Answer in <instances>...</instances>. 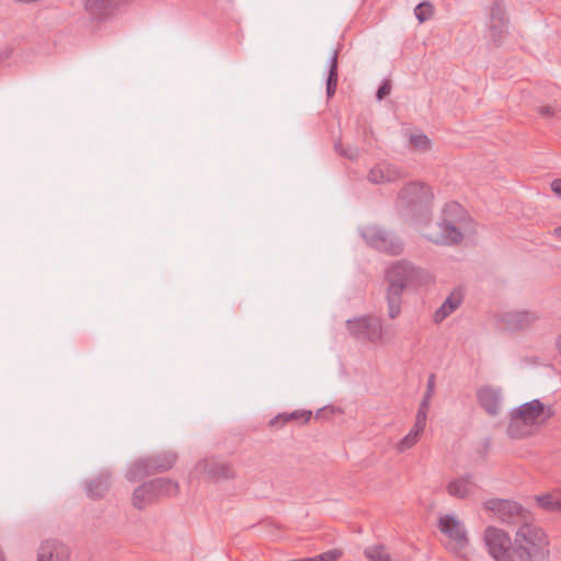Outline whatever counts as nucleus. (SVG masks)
Here are the masks:
<instances>
[{"label":"nucleus","instance_id":"aec40b11","mask_svg":"<svg viewBox=\"0 0 561 561\" xmlns=\"http://www.w3.org/2000/svg\"><path fill=\"white\" fill-rule=\"evenodd\" d=\"M477 399L481 408L490 415L495 416L500 413V393L491 387H483L477 393Z\"/></svg>","mask_w":561,"mask_h":561},{"label":"nucleus","instance_id":"393cba45","mask_svg":"<svg viewBox=\"0 0 561 561\" xmlns=\"http://www.w3.org/2000/svg\"><path fill=\"white\" fill-rule=\"evenodd\" d=\"M425 426L426 425H424V424L414 422L410 432L402 439H400L397 443V445H396L397 451L404 453V451L411 449L412 447H414L419 443V440L425 430Z\"/></svg>","mask_w":561,"mask_h":561},{"label":"nucleus","instance_id":"4be33fe9","mask_svg":"<svg viewBox=\"0 0 561 561\" xmlns=\"http://www.w3.org/2000/svg\"><path fill=\"white\" fill-rule=\"evenodd\" d=\"M462 302V297L460 293H451L443 305L435 311L433 320L435 323H440L448 316H450Z\"/></svg>","mask_w":561,"mask_h":561},{"label":"nucleus","instance_id":"7c9ffc66","mask_svg":"<svg viewBox=\"0 0 561 561\" xmlns=\"http://www.w3.org/2000/svg\"><path fill=\"white\" fill-rule=\"evenodd\" d=\"M431 399L423 398L416 412L415 422L426 425Z\"/></svg>","mask_w":561,"mask_h":561},{"label":"nucleus","instance_id":"4c0bfd02","mask_svg":"<svg viewBox=\"0 0 561 561\" xmlns=\"http://www.w3.org/2000/svg\"><path fill=\"white\" fill-rule=\"evenodd\" d=\"M551 190L556 193V194H561V179H556L552 181L551 183Z\"/></svg>","mask_w":561,"mask_h":561},{"label":"nucleus","instance_id":"2f4dec72","mask_svg":"<svg viewBox=\"0 0 561 561\" xmlns=\"http://www.w3.org/2000/svg\"><path fill=\"white\" fill-rule=\"evenodd\" d=\"M337 58H339V51L334 50L331 60H330V69H329V76H328V83H335L337 84L339 79V72H337Z\"/></svg>","mask_w":561,"mask_h":561},{"label":"nucleus","instance_id":"473e14b6","mask_svg":"<svg viewBox=\"0 0 561 561\" xmlns=\"http://www.w3.org/2000/svg\"><path fill=\"white\" fill-rule=\"evenodd\" d=\"M342 557V551L339 549H332L321 554L310 558L309 561H336Z\"/></svg>","mask_w":561,"mask_h":561},{"label":"nucleus","instance_id":"37998d69","mask_svg":"<svg viewBox=\"0 0 561 561\" xmlns=\"http://www.w3.org/2000/svg\"><path fill=\"white\" fill-rule=\"evenodd\" d=\"M0 561H4V558H3V554L1 551H0Z\"/></svg>","mask_w":561,"mask_h":561},{"label":"nucleus","instance_id":"f704fd0d","mask_svg":"<svg viewBox=\"0 0 561 561\" xmlns=\"http://www.w3.org/2000/svg\"><path fill=\"white\" fill-rule=\"evenodd\" d=\"M538 113L542 117L550 118L556 115V107L551 105H542L538 107Z\"/></svg>","mask_w":561,"mask_h":561},{"label":"nucleus","instance_id":"ddd939ff","mask_svg":"<svg viewBox=\"0 0 561 561\" xmlns=\"http://www.w3.org/2000/svg\"><path fill=\"white\" fill-rule=\"evenodd\" d=\"M404 176L405 173L398 165L380 161L368 171L367 180L373 184H386L397 182Z\"/></svg>","mask_w":561,"mask_h":561},{"label":"nucleus","instance_id":"6ab92c4d","mask_svg":"<svg viewBox=\"0 0 561 561\" xmlns=\"http://www.w3.org/2000/svg\"><path fill=\"white\" fill-rule=\"evenodd\" d=\"M536 320V314L529 311H513L502 316V322L511 331L525 330L531 327Z\"/></svg>","mask_w":561,"mask_h":561},{"label":"nucleus","instance_id":"f8f14e48","mask_svg":"<svg viewBox=\"0 0 561 561\" xmlns=\"http://www.w3.org/2000/svg\"><path fill=\"white\" fill-rule=\"evenodd\" d=\"M508 19L504 7L495 1L490 9L489 37L499 46L507 31Z\"/></svg>","mask_w":561,"mask_h":561},{"label":"nucleus","instance_id":"423d86ee","mask_svg":"<svg viewBox=\"0 0 561 561\" xmlns=\"http://www.w3.org/2000/svg\"><path fill=\"white\" fill-rule=\"evenodd\" d=\"M176 459V455L170 451L140 458L130 465L126 479L136 482L146 477L165 472L175 465Z\"/></svg>","mask_w":561,"mask_h":561},{"label":"nucleus","instance_id":"a19ab883","mask_svg":"<svg viewBox=\"0 0 561 561\" xmlns=\"http://www.w3.org/2000/svg\"><path fill=\"white\" fill-rule=\"evenodd\" d=\"M324 413H325V410H324V409H320V410L317 412L316 417H317V419H318V417H322Z\"/></svg>","mask_w":561,"mask_h":561},{"label":"nucleus","instance_id":"412c9836","mask_svg":"<svg viewBox=\"0 0 561 561\" xmlns=\"http://www.w3.org/2000/svg\"><path fill=\"white\" fill-rule=\"evenodd\" d=\"M110 485L111 476L108 473H102L87 482V495L93 500L102 499L108 492Z\"/></svg>","mask_w":561,"mask_h":561},{"label":"nucleus","instance_id":"bb28decb","mask_svg":"<svg viewBox=\"0 0 561 561\" xmlns=\"http://www.w3.org/2000/svg\"><path fill=\"white\" fill-rule=\"evenodd\" d=\"M414 14L419 22L423 23L433 16L434 7L431 2L423 1L415 7Z\"/></svg>","mask_w":561,"mask_h":561},{"label":"nucleus","instance_id":"c756f323","mask_svg":"<svg viewBox=\"0 0 561 561\" xmlns=\"http://www.w3.org/2000/svg\"><path fill=\"white\" fill-rule=\"evenodd\" d=\"M410 144L412 147L420 150H428L431 147L430 138L424 134L412 135L410 137Z\"/></svg>","mask_w":561,"mask_h":561},{"label":"nucleus","instance_id":"20e7f679","mask_svg":"<svg viewBox=\"0 0 561 561\" xmlns=\"http://www.w3.org/2000/svg\"><path fill=\"white\" fill-rule=\"evenodd\" d=\"M179 491V483L174 480L165 478L152 479L134 490L131 503L135 508L144 510L164 497L176 496Z\"/></svg>","mask_w":561,"mask_h":561},{"label":"nucleus","instance_id":"2eb2a0df","mask_svg":"<svg viewBox=\"0 0 561 561\" xmlns=\"http://www.w3.org/2000/svg\"><path fill=\"white\" fill-rule=\"evenodd\" d=\"M438 528L459 548H463L468 545L465 526L456 516L449 514L440 516L438 519Z\"/></svg>","mask_w":561,"mask_h":561},{"label":"nucleus","instance_id":"f3484780","mask_svg":"<svg viewBox=\"0 0 561 561\" xmlns=\"http://www.w3.org/2000/svg\"><path fill=\"white\" fill-rule=\"evenodd\" d=\"M432 197L431 187L417 181L405 184L399 192V198L408 206L427 203Z\"/></svg>","mask_w":561,"mask_h":561},{"label":"nucleus","instance_id":"4468645a","mask_svg":"<svg viewBox=\"0 0 561 561\" xmlns=\"http://www.w3.org/2000/svg\"><path fill=\"white\" fill-rule=\"evenodd\" d=\"M197 468L205 472L208 479L215 482L231 480L236 477L233 466L217 458H206L197 463Z\"/></svg>","mask_w":561,"mask_h":561},{"label":"nucleus","instance_id":"c9c22d12","mask_svg":"<svg viewBox=\"0 0 561 561\" xmlns=\"http://www.w3.org/2000/svg\"><path fill=\"white\" fill-rule=\"evenodd\" d=\"M434 389H435V375L431 374L427 379L426 391H425L423 398L428 397V399H432V397L434 394Z\"/></svg>","mask_w":561,"mask_h":561},{"label":"nucleus","instance_id":"9d476101","mask_svg":"<svg viewBox=\"0 0 561 561\" xmlns=\"http://www.w3.org/2000/svg\"><path fill=\"white\" fill-rule=\"evenodd\" d=\"M483 508L491 512L504 524H517L524 515L520 504L510 500L491 499L483 502Z\"/></svg>","mask_w":561,"mask_h":561},{"label":"nucleus","instance_id":"cd10ccee","mask_svg":"<svg viewBox=\"0 0 561 561\" xmlns=\"http://www.w3.org/2000/svg\"><path fill=\"white\" fill-rule=\"evenodd\" d=\"M538 504L547 511H559L561 512V500L553 494H547L537 497Z\"/></svg>","mask_w":561,"mask_h":561},{"label":"nucleus","instance_id":"a211bd4d","mask_svg":"<svg viewBox=\"0 0 561 561\" xmlns=\"http://www.w3.org/2000/svg\"><path fill=\"white\" fill-rule=\"evenodd\" d=\"M69 557L70 550L67 545L50 539L39 546L36 561H68Z\"/></svg>","mask_w":561,"mask_h":561},{"label":"nucleus","instance_id":"e433bc0d","mask_svg":"<svg viewBox=\"0 0 561 561\" xmlns=\"http://www.w3.org/2000/svg\"><path fill=\"white\" fill-rule=\"evenodd\" d=\"M336 88H337V84H335V83H328L327 82V96H328V99H331L335 94Z\"/></svg>","mask_w":561,"mask_h":561},{"label":"nucleus","instance_id":"79ce46f5","mask_svg":"<svg viewBox=\"0 0 561 561\" xmlns=\"http://www.w3.org/2000/svg\"><path fill=\"white\" fill-rule=\"evenodd\" d=\"M310 558H302V559H291V560H287V561H309Z\"/></svg>","mask_w":561,"mask_h":561},{"label":"nucleus","instance_id":"ea45409f","mask_svg":"<svg viewBox=\"0 0 561 561\" xmlns=\"http://www.w3.org/2000/svg\"><path fill=\"white\" fill-rule=\"evenodd\" d=\"M556 347L558 352L561 354V334L557 337Z\"/></svg>","mask_w":561,"mask_h":561},{"label":"nucleus","instance_id":"58836bf2","mask_svg":"<svg viewBox=\"0 0 561 561\" xmlns=\"http://www.w3.org/2000/svg\"><path fill=\"white\" fill-rule=\"evenodd\" d=\"M552 234L557 238H561V227L554 228Z\"/></svg>","mask_w":561,"mask_h":561},{"label":"nucleus","instance_id":"f257e3e1","mask_svg":"<svg viewBox=\"0 0 561 561\" xmlns=\"http://www.w3.org/2000/svg\"><path fill=\"white\" fill-rule=\"evenodd\" d=\"M470 220L467 210L459 203H446L439 221L434 227L428 226L423 231V237L437 245H457L462 242Z\"/></svg>","mask_w":561,"mask_h":561},{"label":"nucleus","instance_id":"a878e982","mask_svg":"<svg viewBox=\"0 0 561 561\" xmlns=\"http://www.w3.org/2000/svg\"><path fill=\"white\" fill-rule=\"evenodd\" d=\"M365 556L371 561H391V557L382 545L371 546L365 549Z\"/></svg>","mask_w":561,"mask_h":561},{"label":"nucleus","instance_id":"dca6fc26","mask_svg":"<svg viewBox=\"0 0 561 561\" xmlns=\"http://www.w3.org/2000/svg\"><path fill=\"white\" fill-rule=\"evenodd\" d=\"M480 489V485L472 474L457 477L446 485L447 493L458 500L471 499Z\"/></svg>","mask_w":561,"mask_h":561},{"label":"nucleus","instance_id":"c85d7f7f","mask_svg":"<svg viewBox=\"0 0 561 561\" xmlns=\"http://www.w3.org/2000/svg\"><path fill=\"white\" fill-rule=\"evenodd\" d=\"M334 148L337 154L352 161L356 160L359 156L357 148L345 147L341 141L335 142Z\"/></svg>","mask_w":561,"mask_h":561},{"label":"nucleus","instance_id":"1a4fd4ad","mask_svg":"<svg viewBox=\"0 0 561 561\" xmlns=\"http://www.w3.org/2000/svg\"><path fill=\"white\" fill-rule=\"evenodd\" d=\"M360 233L368 245L380 252L389 255H399L403 252L402 240L378 226H366Z\"/></svg>","mask_w":561,"mask_h":561},{"label":"nucleus","instance_id":"5701e85b","mask_svg":"<svg viewBox=\"0 0 561 561\" xmlns=\"http://www.w3.org/2000/svg\"><path fill=\"white\" fill-rule=\"evenodd\" d=\"M403 289L402 286L388 284L387 290V305L388 316L390 319H396L401 312Z\"/></svg>","mask_w":561,"mask_h":561},{"label":"nucleus","instance_id":"b1692460","mask_svg":"<svg viewBox=\"0 0 561 561\" xmlns=\"http://www.w3.org/2000/svg\"><path fill=\"white\" fill-rule=\"evenodd\" d=\"M312 416V412L310 410H296L290 413H280L274 419L271 420L270 425L271 426H283L286 423L293 421V422H299L301 424H306L310 421Z\"/></svg>","mask_w":561,"mask_h":561},{"label":"nucleus","instance_id":"72a5a7b5","mask_svg":"<svg viewBox=\"0 0 561 561\" xmlns=\"http://www.w3.org/2000/svg\"><path fill=\"white\" fill-rule=\"evenodd\" d=\"M391 92V82L389 80H385L381 85L378 88L376 96L380 101L389 95Z\"/></svg>","mask_w":561,"mask_h":561},{"label":"nucleus","instance_id":"f03ea898","mask_svg":"<svg viewBox=\"0 0 561 561\" xmlns=\"http://www.w3.org/2000/svg\"><path fill=\"white\" fill-rule=\"evenodd\" d=\"M550 541L546 531L534 524H522L514 537V561H548Z\"/></svg>","mask_w":561,"mask_h":561},{"label":"nucleus","instance_id":"0eeeda50","mask_svg":"<svg viewBox=\"0 0 561 561\" xmlns=\"http://www.w3.org/2000/svg\"><path fill=\"white\" fill-rule=\"evenodd\" d=\"M345 325L350 335L357 341L373 344H385L388 341L382 322L376 316L366 314L348 319Z\"/></svg>","mask_w":561,"mask_h":561},{"label":"nucleus","instance_id":"6e6552de","mask_svg":"<svg viewBox=\"0 0 561 561\" xmlns=\"http://www.w3.org/2000/svg\"><path fill=\"white\" fill-rule=\"evenodd\" d=\"M484 545L495 561H514V540L501 528L489 526L483 534Z\"/></svg>","mask_w":561,"mask_h":561},{"label":"nucleus","instance_id":"39448f33","mask_svg":"<svg viewBox=\"0 0 561 561\" xmlns=\"http://www.w3.org/2000/svg\"><path fill=\"white\" fill-rule=\"evenodd\" d=\"M386 279L388 284L402 286L404 290L430 284L432 275L428 271L414 265L410 261L399 260L388 267Z\"/></svg>","mask_w":561,"mask_h":561},{"label":"nucleus","instance_id":"9b49d317","mask_svg":"<svg viewBox=\"0 0 561 561\" xmlns=\"http://www.w3.org/2000/svg\"><path fill=\"white\" fill-rule=\"evenodd\" d=\"M122 2L123 0H85L84 10L92 22L103 23L115 14Z\"/></svg>","mask_w":561,"mask_h":561},{"label":"nucleus","instance_id":"7ed1b4c3","mask_svg":"<svg viewBox=\"0 0 561 561\" xmlns=\"http://www.w3.org/2000/svg\"><path fill=\"white\" fill-rule=\"evenodd\" d=\"M554 413L552 405H545L539 399H534L511 412L507 433L514 438L524 437L530 434L533 426L545 424Z\"/></svg>","mask_w":561,"mask_h":561}]
</instances>
